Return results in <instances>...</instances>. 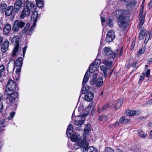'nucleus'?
Returning a JSON list of instances; mask_svg holds the SVG:
<instances>
[{"instance_id":"obj_13","label":"nucleus","mask_w":152,"mask_h":152,"mask_svg":"<svg viewBox=\"0 0 152 152\" xmlns=\"http://www.w3.org/2000/svg\"><path fill=\"white\" fill-rule=\"evenodd\" d=\"M70 140L71 141L74 142H76L77 141H80V137L79 135L78 134H76L75 133H74L72 136L71 135Z\"/></svg>"},{"instance_id":"obj_8","label":"nucleus","mask_w":152,"mask_h":152,"mask_svg":"<svg viewBox=\"0 0 152 152\" xmlns=\"http://www.w3.org/2000/svg\"><path fill=\"white\" fill-rule=\"evenodd\" d=\"M114 32L113 31H109L107 34L106 40L107 42H111L114 39Z\"/></svg>"},{"instance_id":"obj_24","label":"nucleus","mask_w":152,"mask_h":152,"mask_svg":"<svg viewBox=\"0 0 152 152\" xmlns=\"http://www.w3.org/2000/svg\"><path fill=\"white\" fill-rule=\"evenodd\" d=\"M100 69L101 70L104 72V76L106 77L107 75V67L104 66L102 65L100 66Z\"/></svg>"},{"instance_id":"obj_19","label":"nucleus","mask_w":152,"mask_h":152,"mask_svg":"<svg viewBox=\"0 0 152 152\" xmlns=\"http://www.w3.org/2000/svg\"><path fill=\"white\" fill-rule=\"evenodd\" d=\"M13 9V7L12 6L8 7L6 10L5 15L8 16L10 15L12 13Z\"/></svg>"},{"instance_id":"obj_18","label":"nucleus","mask_w":152,"mask_h":152,"mask_svg":"<svg viewBox=\"0 0 152 152\" xmlns=\"http://www.w3.org/2000/svg\"><path fill=\"white\" fill-rule=\"evenodd\" d=\"M15 23L16 25H17L19 27L22 28L25 25V23L20 20H16Z\"/></svg>"},{"instance_id":"obj_40","label":"nucleus","mask_w":152,"mask_h":152,"mask_svg":"<svg viewBox=\"0 0 152 152\" xmlns=\"http://www.w3.org/2000/svg\"><path fill=\"white\" fill-rule=\"evenodd\" d=\"M37 20H35L32 26L29 29V31L30 32H32L34 30V28L36 26V22L37 21Z\"/></svg>"},{"instance_id":"obj_59","label":"nucleus","mask_w":152,"mask_h":152,"mask_svg":"<svg viewBox=\"0 0 152 152\" xmlns=\"http://www.w3.org/2000/svg\"><path fill=\"white\" fill-rule=\"evenodd\" d=\"M147 62L149 64H152V58H149L147 60Z\"/></svg>"},{"instance_id":"obj_16","label":"nucleus","mask_w":152,"mask_h":152,"mask_svg":"<svg viewBox=\"0 0 152 152\" xmlns=\"http://www.w3.org/2000/svg\"><path fill=\"white\" fill-rule=\"evenodd\" d=\"M73 125L72 124H70L66 130V133L68 137H70L72 132Z\"/></svg>"},{"instance_id":"obj_50","label":"nucleus","mask_w":152,"mask_h":152,"mask_svg":"<svg viewBox=\"0 0 152 152\" xmlns=\"http://www.w3.org/2000/svg\"><path fill=\"white\" fill-rule=\"evenodd\" d=\"M5 69V66L2 64H0V73H1L3 72Z\"/></svg>"},{"instance_id":"obj_2","label":"nucleus","mask_w":152,"mask_h":152,"mask_svg":"<svg viewBox=\"0 0 152 152\" xmlns=\"http://www.w3.org/2000/svg\"><path fill=\"white\" fill-rule=\"evenodd\" d=\"M7 94L6 97L7 102L9 105H11L18 99V92L15 91L6 92Z\"/></svg>"},{"instance_id":"obj_12","label":"nucleus","mask_w":152,"mask_h":152,"mask_svg":"<svg viewBox=\"0 0 152 152\" xmlns=\"http://www.w3.org/2000/svg\"><path fill=\"white\" fill-rule=\"evenodd\" d=\"M23 59L22 57L19 58L16 61V62L13 60L12 61H13L14 63V66H16V67L19 66V67H20L21 68L23 63Z\"/></svg>"},{"instance_id":"obj_20","label":"nucleus","mask_w":152,"mask_h":152,"mask_svg":"<svg viewBox=\"0 0 152 152\" xmlns=\"http://www.w3.org/2000/svg\"><path fill=\"white\" fill-rule=\"evenodd\" d=\"M129 121V119H126L125 116H123L119 120V123L121 124L126 123Z\"/></svg>"},{"instance_id":"obj_27","label":"nucleus","mask_w":152,"mask_h":152,"mask_svg":"<svg viewBox=\"0 0 152 152\" xmlns=\"http://www.w3.org/2000/svg\"><path fill=\"white\" fill-rule=\"evenodd\" d=\"M145 35V32L143 29H142L140 32L139 36V39L140 40H142L144 37Z\"/></svg>"},{"instance_id":"obj_55","label":"nucleus","mask_w":152,"mask_h":152,"mask_svg":"<svg viewBox=\"0 0 152 152\" xmlns=\"http://www.w3.org/2000/svg\"><path fill=\"white\" fill-rule=\"evenodd\" d=\"M27 47L26 46H25V47L23 48V56L24 57L25 55L26 51V50L27 48Z\"/></svg>"},{"instance_id":"obj_28","label":"nucleus","mask_w":152,"mask_h":152,"mask_svg":"<svg viewBox=\"0 0 152 152\" xmlns=\"http://www.w3.org/2000/svg\"><path fill=\"white\" fill-rule=\"evenodd\" d=\"M87 152H97V150L96 148L92 146L87 148Z\"/></svg>"},{"instance_id":"obj_57","label":"nucleus","mask_w":152,"mask_h":152,"mask_svg":"<svg viewBox=\"0 0 152 152\" xmlns=\"http://www.w3.org/2000/svg\"><path fill=\"white\" fill-rule=\"evenodd\" d=\"M150 35L148 34H147L146 35V37L145 38V41H146V42L148 41V40L149 39V38L150 37Z\"/></svg>"},{"instance_id":"obj_22","label":"nucleus","mask_w":152,"mask_h":152,"mask_svg":"<svg viewBox=\"0 0 152 152\" xmlns=\"http://www.w3.org/2000/svg\"><path fill=\"white\" fill-rule=\"evenodd\" d=\"M98 68L93 63H91L89 67V72L90 73H93Z\"/></svg>"},{"instance_id":"obj_26","label":"nucleus","mask_w":152,"mask_h":152,"mask_svg":"<svg viewBox=\"0 0 152 152\" xmlns=\"http://www.w3.org/2000/svg\"><path fill=\"white\" fill-rule=\"evenodd\" d=\"M7 7V5L6 4H1L0 5V11L2 13H4L6 10Z\"/></svg>"},{"instance_id":"obj_49","label":"nucleus","mask_w":152,"mask_h":152,"mask_svg":"<svg viewBox=\"0 0 152 152\" xmlns=\"http://www.w3.org/2000/svg\"><path fill=\"white\" fill-rule=\"evenodd\" d=\"M105 152H114V151L113 149L108 147L105 149Z\"/></svg>"},{"instance_id":"obj_53","label":"nucleus","mask_w":152,"mask_h":152,"mask_svg":"<svg viewBox=\"0 0 152 152\" xmlns=\"http://www.w3.org/2000/svg\"><path fill=\"white\" fill-rule=\"evenodd\" d=\"M3 104H2V102H1V99L0 98V113L3 110Z\"/></svg>"},{"instance_id":"obj_17","label":"nucleus","mask_w":152,"mask_h":152,"mask_svg":"<svg viewBox=\"0 0 152 152\" xmlns=\"http://www.w3.org/2000/svg\"><path fill=\"white\" fill-rule=\"evenodd\" d=\"M95 85L98 87H100L103 83V79L102 77H100L95 81Z\"/></svg>"},{"instance_id":"obj_48","label":"nucleus","mask_w":152,"mask_h":152,"mask_svg":"<svg viewBox=\"0 0 152 152\" xmlns=\"http://www.w3.org/2000/svg\"><path fill=\"white\" fill-rule=\"evenodd\" d=\"M0 125L3 127H5L6 126V123L4 120L2 119L0 120Z\"/></svg>"},{"instance_id":"obj_21","label":"nucleus","mask_w":152,"mask_h":152,"mask_svg":"<svg viewBox=\"0 0 152 152\" xmlns=\"http://www.w3.org/2000/svg\"><path fill=\"white\" fill-rule=\"evenodd\" d=\"M123 99L121 98L119 99L115 107L116 109L115 110H117L122 105L123 103Z\"/></svg>"},{"instance_id":"obj_39","label":"nucleus","mask_w":152,"mask_h":152,"mask_svg":"<svg viewBox=\"0 0 152 152\" xmlns=\"http://www.w3.org/2000/svg\"><path fill=\"white\" fill-rule=\"evenodd\" d=\"M137 134L140 137L144 138L147 135L146 134L144 133L142 131H140Z\"/></svg>"},{"instance_id":"obj_29","label":"nucleus","mask_w":152,"mask_h":152,"mask_svg":"<svg viewBox=\"0 0 152 152\" xmlns=\"http://www.w3.org/2000/svg\"><path fill=\"white\" fill-rule=\"evenodd\" d=\"M126 114L129 116H132L136 114V111L128 110L126 111Z\"/></svg>"},{"instance_id":"obj_31","label":"nucleus","mask_w":152,"mask_h":152,"mask_svg":"<svg viewBox=\"0 0 152 152\" xmlns=\"http://www.w3.org/2000/svg\"><path fill=\"white\" fill-rule=\"evenodd\" d=\"M89 90V86L88 85H86L82 88V93L83 94H85L88 92Z\"/></svg>"},{"instance_id":"obj_62","label":"nucleus","mask_w":152,"mask_h":152,"mask_svg":"<svg viewBox=\"0 0 152 152\" xmlns=\"http://www.w3.org/2000/svg\"><path fill=\"white\" fill-rule=\"evenodd\" d=\"M138 62L137 61H135L132 65V67H134L136 66Z\"/></svg>"},{"instance_id":"obj_10","label":"nucleus","mask_w":152,"mask_h":152,"mask_svg":"<svg viewBox=\"0 0 152 152\" xmlns=\"http://www.w3.org/2000/svg\"><path fill=\"white\" fill-rule=\"evenodd\" d=\"M9 46V42L8 41H5L2 45L1 50L3 53H5L8 49Z\"/></svg>"},{"instance_id":"obj_6","label":"nucleus","mask_w":152,"mask_h":152,"mask_svg":"<svg viewBox=\"0 0 152 152\" xmlns=\"http://www.w3.org/2000/svg\"><path fill=\"white\" fill-rule=\"evenodd\" d=\"M118 49H117L114 53H113V51L111 50V49L109 47H106L104 49V54L106 56L111 55V56L113 58H115L118 53Z\"/></svg>"},{"instance_id":"obj_38","label":"nucleus","mask_w":152,"mask_h":152,"mask_svg":"<svg viewBox=\"0 0 152 152\" xmlns=\"http://www.w3.org/2000/svg\"><path fill=\"white\" fill-rule=\"evenodd\" d=\"M101 63V60L100 59H96L94 63H93L96 67H99L100 64Z\"/></svg>"},{"instance_id":"obj_3","label":"nucleus","mask_w":152,"mask_h":152,"mask_svg":"<svg viewBox=\"0 0 152 152\" xmlns=\"http://www.w3.org/2000/svg\"><path fill=\"white\" fill-rule=\"evenodd\" d=\"M129 12L127 10H118L116 11L115 16L112 18H117V19H126L128 17Z\"/></svg>"},{"instance_id":"obj_1","label":"nucleus","mask_w":152,"mask_h":152,"mask_svg":"<svg viewBox=\"0 0 152 152\" xmlns=\"http://www.w3.org/2000/svg\"><path fill=\"white\" fill-rule=\"evenodd\" d=\"M36 8V6L34 3L27 1L26 6L20 15V18L23 19L26 17L29 14L31 11H35Z\"/></svg>"},{"instance_id":"obj_33","label":"nucleus","mask_w":152,"mask_h":152,"mask_svg":"<svg viewBox=\"0 0 152 152\" xmlns=\"http://www.w3.org/2000/svg\"><path fill=\"white\" fill-rule=\"evenodd\" d=\"M137 4V2L135 1H131L126 4V6L127 7H131L134 6Z\"/></svg>"},{"instance_id":"obj_43","label":"nucleus","mask_w":152,"mask_h":152,"mask_svg":"<svg viewBox=\"0 0 152 152\" xmlns=\"http://www.w3.org/2000/svg\"><path fill=\"white\" fill-rule=\"evenodd\" d=\"M30 26V24L29 23H27L26 26L24 28L23 30L22 31V32L23 34H24L26 32Z\"/></svg>"},{"instance_id":"obj_4","label":"nucleus","mask_w":152,"mask_h":152,"mask_svg":"<svg viewBox=\"0 0 152 152\" xmlns=\"http://www.w3.org/2000/svg\"><path fill=\"white\" fill-rule=\"evenodd\" d=\"M17 87V84L15 82L12 80L10 79L8 82L5 92L15 91Z\"/></svg>"},{"instance_id":"obj_52","label":"nucleus","mask_w":152,"mask_h":152,"mask_svg":"<svg viewBox=\"0 0 152 152\" xmlns=\"http://www.w3.org/2000/svg\"><path fill=\"white\" fill-rule=\"evenodd\" d=\"M21 68L20 67H19L16 69L15 72L16 74L18 75H19L21 72Z\"/></svg>"},{"instance_id":"obj_61","label":"nucleus","mask_w":152,"mask_h":152,"mask_svg":"<svg viewBox=\"0 0 152 152\" xmlns=\"http://www.w3.org/2000/svg\"><path fill=\"white\" fill-rule=\"evenodd\" d=\"M3 37L0 36V45L2 43L3 41Z\"/></svg>"},{"instance_id":"obj_36","label":"nucleus","mask_w":152,"mask_h":152,"mask_svg":"<svg viewBox=\"0 0 152 152\" xmlns=\"http://www.w3.org/2000/svg\"><path fill=\"white\" fill-rule=\"evenodd\" d=\"M97 75L96 73H94L93 76L92 80L91 81L90 84L91 85H93L95 83L96 79L97 78Z\"/></svg>"},{"instance_id":"obj_44","label":"nucleus","mask_w":152,"mask_h":152,"mask_svg":"<svg viewBox=\"0 0 152 152\" xmlns=\"http://www.w3.org/2000/svg\"><path fill=\"white\" fill-rule=\"evenodd\" d=\"M145 74L144 73H142V75L140 76V78L138 81V83H140L144 79Z\"/></svg>"},{"instance_id":"obj_54","label":"nucleus","mask_w":152,"mask_h":152,"mask_svg":"<svg viewBox=\"0 0 152 152\" xmlns=\"http://www.w3.org/2000/svg\"><path fill=\"white\" fill-rule=\"evenodd\" d=\"M144 22V20H140V22L139 26V28H140L143 25Z\"/></svg>"},{"instance_id":"obj_32","label":"nucleus","mask_w":152,"mask_h":152,"mask_svg":"<svg viewBox=\"0 0 152 152\" xmlns=\"http://www.w3.org/2000/svg\"><path fill=\"white\" fill-rule=\"evenodd\" d=\"M19 37L17 36H15L12 38L11 41L12 43L15 42L16 44H19Z\"/></svg>"},{"instance_id":"obj_14","label":"nucleus","mask_w":152,"mask_h":152,"mask_svg":"<svg viewBox=\"0 0 152 152\" xmlns=\"http://www.w3.org/2000/svg\"><path fill=\"white\" fill-rule=\"evenodd\" d=\"M21 51L20 49H19V44H16L14 48L12 51V56H16L17 53H19Z\"/></svg>"},{"instance_id":"obj_58","label":"nucleus","mask_w":152,"mask_h":152,"mask_svg":"<svg viewBox=\"0 0 152 152\" xmlns=\"http://www.w3.org/2000/svg\"><path fill=\"white\" fill-rule=\"evenodd\" d=\"M152 103V99L148 101L146 103V104L147 105Z\"/></svg>"},{"instance_id":"obj_63","label":"nucleus","mask_w":152,"mask_h":152,"mask_svg":"<svg viewBox=\"0 0 152 152\" xmlns=\"http://www.w3.org/2000/svg\"><path fill=\"white\" fill-rule=\"evenodd\" d=\"M148 7L149 8H151L152 7V2L150 1L148 4Z\"/></svg>"},{"instance_id":"obj_42","label":"nucleus","mask_w":152,"mask_h":152,"mask_svg":"<svg viewBox=\"0 0 152 152\" xmlns=\"http://www.w3.org/2000/svg\"><path fill=\"white\" fill-rule=\"evenodd\" d=\"M84 121H75L74 122V124L77 125H81L83 124Z\"/></svg>"},{"instance_id":"obj_11","label":"nucleus","mask_w":152,"mask_h":152,"mask_svg":"<svg viewBox=\"0 0 152 152\" xmlns=\"http://www.w3.org/2000/svg\"><path fill=\"white\" fill-rule=\"evenodd\" d=\"M94 97L93 93L91 91H89L86 94L85 96L86 101L89 102L91 101Z\"/></svg>"},{"instance_id":"obj_9","label":"nucleus","mask_w":152,"mask_h":152,"mask_svg":"<svg viewBox=\"0 0 152 152\" xmlns=\"http://www.w3.org/2000/svg\"><path fill=\"white\" fill-rule=\"evenodd\" d=\"M22 4V2L20 0L17 1L15 3L13 11L15 12H18L21 7Z\"/></svg>"},{"instance_id":"obj_7","label":"nucleus","mask_w":152,"mask_h":152,"mask_svg":"<svg viewBox=\"0 0 152 152\" xmlns=\"http://www.w3.org/2000/svg\"><path fill=\"white\" fill-rule=\"evenodd\" d=\"M118 24L120 28H126L129 25L128 21L126 20H118Z\"/></svg>"},{"instance_id":"obj_46","label":"nucleus","mask_w":152,"mask_h":152,"mask_svg":"<svg viewBox=\"0 0 152 152\" xmlns=\"http://www.w3.org/2000/svg\"><path fill=\"white\" fill-rule=\"evenodd\" d=\"M99 119L100 121H104L107 120V118L106 116H102L99 117Z\"/></svg>"},{"instance_id":"obj_41","label":"nucleus","mask_w":152,"mask_h":152,"mask_svg":"<svg viewBox=\"0 0 152 152\" xmlns=\"http://www.w3.org/2000/svg\"><path fill=\"white\" fill-rule=\"evenodd\" d=\"M145 51V49L143 48L140 49L137 53V56L138 57L140 56L141 54H142L144 53Z\"/></svg>"},{"instance_id":"obj_5","label":"nucleus","mask_w":152,"mask_h":152,"mask_svg":"<svg viewBox=\"0 0 152 152\" xmlns=\"http://www.w3.org/2000/svg\"><path fill=\"white\" fill-rule=\"evenodd\" d=\"M77 144L82 151H84L87 150L88 144L86 142V135L83 136L82 140L78 142Z\"/></svg>"},{"instance_id":"obj_35","label":"nucleus","mask_w":152,"mask_h":152,"mask_svg":"<svg viewBox=\"0 0 152 152\" xmlns=\"http://www.w3.org/2000/svg\"><path fill=\"white\" fill-rule=\"evenodd\" d=\"M109 106V104H106L103 105L101 109H99L98 111L99 113H102Z\"/></svg>"},{"instance_id":"obj_25","label":"nucleus","mask_w":152,"mask_h":152,"mask_svg":"<svg viewBox=\"0 0 152 152\" xmlns=\"http://www.w3.org/2000/svg\"><path fill=\"white\" fill-rule=\"evenodd\" d=\"M103 64L107 66L108 68H110L112 66L113 63L111 61H109L107 60L103 61Z\"/></svg>"},{"instance_id":"obj_47","label":"nucleus","mask_w":152,"mask_h":152,"mask_svg":"<svg viewBox=\"0 0 152 152\" xmlns=\"http://www.w3.org/2000/svg\"><path fill=\"white\" fill-rule=\"evenodd\" d=\"M15 112L12 111L10 114V115L8 118V119L9 120H11L15 115Z\"/></svg>"},{"instance_id":"obj_37","label":"nucleus","mask_w":152,"mask_h":152,"mask_svg":"<svg viewBox=\"0 0 152 152\" xmlns=\"http://www.w3.org/2000/svg\"><path fill=\"white\" fill-rule=\"evenodd\" d=\"M38 18L37 12L36 11L33 12L31 16V19H37Z\"/></svg>"},{"instance_id":"obj_64","label":"nucleus","mask_w":152,"mask_h":152,"mask_svg":"<svg viewBox=\"0 0 152 152\" xmlns=\"http://www.w3.org/2000/svg\"><path fill=\"white\" fill-rule=\"evenodd\" d=\"M5 130V129H3L2 128V127L0 126V133H2Z\"/></svg>"},{"instance_id":"obj_15","label":"nucleus","mask_w":152,"mask_h":152,"mask_svg":"<svg viewBox=\"0 0 152 152\" xmlns=\"http://www.w3.org/2000/svg\"><path fill=\"white\" fill-rule=\"evenodd\" d=\"M11 26L9 24H6L3 28V33L5 35L7 34L10 31Z\"/></svg>"},{"instance_id":"obj_45","label":"nucleus","mask_w":152,"mask_h":152,"mask_svg":"<svg viewBox=\"0 0 152 152\" xmlns=\"http://www.w3.org/2000/svg\"><path fill=\"white\" fill-rule=\"evenodd\" d=\"M19 27L15 25V24L14 23V26L12 28V29L13 31L15 32H17L19 30Z\"/></svg>"},{"instance_id":"obj_23","label":"nucleus","mask_w":152,"mask_h":152,"mask_svg":"<svg viewBox=\"0 0 152 152\" xmlns=\"http://www.w3.org/2000/svg\"><path fill=\"white\" fill-rule=\"evenodd\" d=\"M89 78L88 76V72L87 71L86 73L84 75V78L83 80L82 84L83 85L86 84L88 81Z\"/></svg>"},{"instance_id":"obj_30","label":"nucleus","mask_w":152,"mask_h":152,"mask_svg":"<svg viewBox=\"0 0 152 152\" xmlns=\"http://www.w3.org/2000/svg\"><path fill=\"white\" fill-rule=\"evenodd\" d=\"M91 130L90 126L89 124H88L85 126L84 129V131L86 134H88Z\"/></svg>"},{"instance_id":"obj_60","label":"nucleus","mask_w":152,"mask_h":152,"mask_svg":"<svg viewBox=\"0 0 152 152\" xmlns=\"http://www.w3.org/2000/svg\"><path fill=\"white\" fill-rule=\"evenodd\" d=\"M143 8L142 7L140 9V13L139 15V17L140 18L141 15L142 14L143 11Z\"/></svg>"},{"instance_id":"obj_56","label":"nucleus","mask_w":152,"mask_h":152,"mask_svg":"<svg viewBox=\"0 0 152 152\" xmlns=\"http://www.w3.org/2000/svg\"><path fill=\"white\" fill-rule=\"evenodd\" d=\"M150 69H148L147 70V71L146 73V76L147 77H148L150 76Z\"/></svg>"},{"instance_id":"obj_51","label":"nucleus","mask_w":152,"mask_h":152,"mask_svg":"<svg viewBox=\"0 0 152 152\" xmlns=\"http://www.w3.org/2000/svg\"><path fill=\"white\" fill-rule=\"evenodd\" d=\"M108 24V26L110 27L113 26V23L112 20H109L107 21Z\"/></svg>"},{"instance_id":"obj_34","label":"nucleus","mask_w":152,"mask_h":152,"mask_svg":"<svg viewBox=\"0 0 152 152\" xmlns=\"http://www.w3.org/2000/svg\"><path fill=\"white\" fill-rule=\"evenodd\" d=\"M37 5L38 7H41L44 5L43 0H36Z\"/></svg>"}]
</instances>
